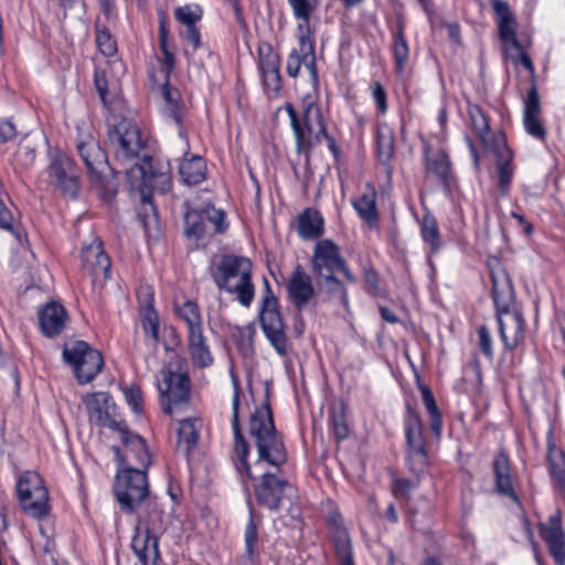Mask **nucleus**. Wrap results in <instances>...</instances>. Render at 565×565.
<instances>
[{
	"mask_svg": "<svg viewBox=\"0 0 565 565\" xmlns=\"http://www.w3.org/2000/svg\"><path fill=\"white\" fill-rule=\"evenodd\" d=\"M108 140L115 161L125 167V173L131 189L142 193V201L151 204L147 191L166 192L170 178L163 167H158L153 159L141 152L145 141L139 127L127 118H113L108 124Z\"/></svg>",
	"mask_w": 565,
	"mask_h": 565,
	"instance_id": "nucleus-1",
	"label": "nucleus"
},
{
	"mask_svg": "<svg viewBox=\"0 0 565 565\" xmlns=\"http://www.w3.org/2000/svg\"><path fill=\"white\" fill-rule=\"evenodd\" d=\"M492 297L501 340L507 350H514L524 339V319L521 312L512 309L513 290L507 273L502 268L491 269Z\"/></svg>",
	"mask_w": 565,
	"mask_h": 565,
	"instance_id": "nucleus-2",
	"label": "nucleus"
},
{
	"mask_svg": "<svg viewBox=\"0 0 565 565\" xmlns=\"http://www.w3.org/2000/svg\"><path fill=\"white\" fill-rule=\"evenodd\" d=\"M252 270L253 265L247 257L223 255L220 262L211 267V277L218 289L235 295L237 301L248 308L255 297Z\"/></svg>",
	"mask_w": 565,
	"mask_h": 565,
	"instance_id": "nucleus-3",
	"label": "nucleus"
},
{
	"mask_svg": "<svg viewBox=\"0 0 565 565\" xmlns=\"http://www.w3.org/2000/svg\"><path fill=\"white\" fill-rule=\"evenodd\" d=\"M248 434L254 439L259 462L264 461L273 467H280L287 461L286 448L275 428L268 399L250 415Z\"/></svg>",
	"mask_w": 565,
	"mask_h": 565,
	"instance_id": "nucleus-4",
	"label": "nucleus"
},
{
	"mask_svg": "<svg viewBox=\"0 0 565 565\" xmlns=\"http://www.w3.org/2000/svg\"><path fill=\"white\" fill-rule=\"evenodd\" d=\"M157 387L166 414L174 416L189 406L191 382L179 359L170 361L162 367Z\"/></svg>",
	"mask_w": 565,
	"mask_h": 565,
	"instance_id": "nucleus-5",
	"label": "nucleus"
},
{
	"mask_svg": "<svg viewBox=\"0 0 565 565\" xmlns=\"http://www.w3.org/2000/svg\"><path fill=\"white\" fill-rule=\"evenodd\" d=\"M285 109L295 136L297 152L309 153L327 130L320 106L311 99H305L302 117L298 116L291 104H286Z\"/></svg>",
	"mask_w": 565,
	"mask_h": 565,
	"instance_id": "nucleus-6",
	"label": "nucleus"
},
{
	"mask_svg": "<svg viewBox=\"0 0 565 565\" xmlns=\"http://www.w3.org/2000/svg\"><path fill=\"white\" fill-rule=\"evenodd\" d=\"M15 491L23 513L36 520L49 515V490L38 472L30 470L21 472L17 478Z\"/></svg>",
	"mask_w": 565,
	"mask_h": 565,
	"instance_id": "nucleus-7",
	"label": "nucleus"
},
{
	"mask_svg": "<svg viewBox=\"0 0 565 565\" xmlns=\"http://www.w3.org/2000/svg\"><path fill=\"white\" fill-rule=\"evenodd\" d=\"M114 491L121 510L134 513L150 494L147 471L132 466L120 468Z\"/></svg>",
	"mask_w": 565,
	"mask_h": 565,
	"instance_id": "nucleus-8",
	"label": "nucleus"
},
{
	"mask_svg": "<svg viewBox=\"0 0 565 565\" xmlns=\"http://www.w3.org/2000/svg\"><path fill=\"white\" fill-rule=\"evenodd\" d=\"M76 149L90 179L107 186V179L113 173V169L105 151L88 129L77 127Z\"/></svg>",
	"mask_w": 565,
	"mask_h": 565,
	"instance_id": "nucleus-9",
	"label": "nucleus"
},
{
	"mask_svg": "<svg viewBox=\"0 0 565 565\" xmlns=\"http://www.w3.org/2000/svg\"><path fill=\"white\" fill-rule=\"evenodd\" d=\"M63 355L65 361L73 365L76 377L81 384L93 381L104 365L102 353L92 349L84 341H75L66 344Z\"/></svg>",
	"mask_w": 565,
	"mask_h": 565,
	"instance_id": "nucleus-10",
	"label": "nucleus"
},
{
	"mask_svg": "<svg viewBox=\"0 0 565 565\" xmlns=\"http://www.w3.org/2000/svg\"><path fill=\"white\" fill-rule=\"evenodd\" d=\"M405 434L407 443L406 463L409 471L419 477L428 466V454L420 418L412 407H407Z\"/></svg>",
	"mask_w": 565,
	"mask_h": 565,
	"instance_id": "nucleus-11",
	"label": "nucleus"
},
{
	"mask_svg": "<svg viewBox=\"0 0 565 565\" xmlns=\"http://www.w3.org/2000/svg\"><path fill=\"white\" fill-rule=\"evenodd\" d=\"M258 319L260 328L275 351L284 356L288 352V340L285 332V323L279 311L278 302L266 300L260 303Z\"/></svg>",
	"mask_w": 565,
	"mask_h": 565,
	"instance_id": "nucleus-12",
	"label": "nucleus"
},
{
	"mask_svg": "<svg viewBox=\"0 0 565 565\" xmlns=\"http://www.w3.org/2000/svg\"><path fill=\"white\" fill-rule=\"evenodd\" d=\"M292 486L282 478L264 472L260 482L255 488L257 502L269 510L281 508L285 501L291 502Z\"/></svg>",
	"mask_w": 565,
	"mask_h": 565,
	"instance_id": "nucleus-13",
	"label": "nucleus"
},
{
	"mask_svg": "<svg viewBox=\"0 0 565 565\" xmlns=\"http://www.w3.org/2000/svg\"><path fill=\"white\" fill-rule=\"evenodd\" d=\"M120 440L125 447L124 454H121L118 447H113L116 458L119 465L122 467L138 465L141 470L147 471L150 465V455L147 450L145 439L139 435L132 434L124 426L118 430Z\"/></svg>",
	"mask_w": 565,
	"mask_h": 565,
	"instance_id": "nucleus-14",
	"label": "nucleus"
},
{
	"mask_svg": "<svg viewBox=\"0 0 565 565\" xmlns=\"http://www.w3.org/2000/svg\"><path fill=\"white\" fill-rule=\"evenodd\" d=\"M82 268L92 277L93 285H103L110 277V258L98 238L82 248Z\"/></svg>",
	"mask_w": 565,
	"mask_h": 565,
	"instance_id": "nucleus-15",
	"label": "nucleus"
},
{
	"mask_svg": "<svg viewBox=\"0 0 565 565\" xmlns=\"http://www.w3.org/2000/svg\"><path fill=\"white\" fill-rule=\"evenodd\" d=\"M51 182L63 192L74 196L78 190V169L75 161L64 153H57L51 159L47 168Z\"/></svg>",
	"mask_w": 565,
	"mask_h": 565,
	"instance_id": "nucleus-16",
	"label": "nucleus"
},
{
	"mask_svg": "<svg viewBox=\"0 0 565 565\" xmlns=\"http://www.w3.org/2000/svg\"><path fill=\"white\" fill-rule=\"evenodd\" d=\"M344 259L340 255L339 247L330 239L319 241L313 250L311 265L316 278L330 277L343 268Z\"/></svg>",
	"mask_w": 565,
	"mask_h": 565,
	"instance_id": "nucleus-17",
	"label": "nucleus"
},
{
	"mask_svg": "<svg viewBox=\"0 0 565 565\" xmlns=\"http://www.w3.org/2000/svg\"><path fill=\"white\" fill-rule=\"evenodd\" d=\"M327 522L330 541L339 561V565H354L352 543L342 515L338 511H332L330 512Z\"/></svg>",
	"mask_w": 565,
	"mask_h": 565,
	"instance_id": "nucleus-18",
	"label": "nucleus"
},
{
	"mask_svg": "<svg viewBox=\"0 0 565 565\" xmlns=\"http://www.w3.org/2000/svg\"><path fill=\"white\" fill-rule=\"evenodd\" d=\"M89 419L102 427L120 430L125 423L113 418L114 404L109 394L105 392L94 393L85 397Z\"/></svg>",
	"mask_w": 565,
	"mask_h": 565,
	"instance_id": "nucleus-19",
	"label": "nucleus"
},
{
	"mask_svg": "<svg viewBox=\"0 0 565 565\" xmlns=\"http://www.w3.org/2000/svg\"><path fill=\"white\" fill-rule=\"evenodd\" d=\"M238 409H239V386L237 382H234V395H233V402H232V428L235 437V447L234 452L236 456V469L242 476L243 473L246 475L248 479H253V473L250 470V467L247 462V457L249 452V447L247 441L245 440L239 425V416H238Z\"/></svg>",
	"mask_w": 565,
	"mask_h": 565,
	"instance_id": "nucleus-20",
	"label": "nucleus"
},
{
	"mask_svg": "<svg viewBox=\"0 0 565 565\" xmlns=\"http://www.w3.org/2000/svg\"><path fill=\"white\" fill-rule=\"evenodd\" d=\"M540 535L547 544L554 561L559 565H564L565 536L562 529L561 512L558 510L550 515L546 523L540 524Z\"/></svg>",
	"mask_w": 565,
	"mask_h": 565,
	"instance_id": "nucleus-21",
	"label": "nucleus"
},
{
	"mask_svg": "<svg viewBox=\"0 0 565 565\" xmlns=\"http://www.w3.org/2000/svg\"><path fill=\"white\" fill-rule=\"evenodd\" d=\"M287 289L289 298L298 311L308 307L316 297L311 277L301 266H297L289 277Z\"/></svg>",
	"mask_w": 565,
	"mask_h": 565,
	"instance_id": "nucleus-22",
	"label": "nucleus"
},
{
	"mask_svg": "<svg viewBox=\"0 0 565 565\" xmlns=\"http://www.w3.org/2000/svg\"><path fill=\"white\" fill-rule=\"evenodd\" d=\"M132 550L142 565H157L159 559L158 539L149 527L136 526Z\"/></svg>",
	"mask_w": 565,
	"mask_h": 565,
	"instance_id": "nucleus-23",
	"label": "nucleus"
},
{
	"mask_svg": "<svg viewBox=\"0 0 565 565\" xmlns=\"http://www.w3.org/2000/svg\"><path fill=\"white\" fill-rule=\"evenodd\" d=\"M540 97L536 86L533 84L524 100L523 122L525 130L530 136L539 140H544L546 136V130L540 119Z\"/></svg>",
	"mask_w": 565,
	"mask_h": 565,
	"instance_id": "nucleus-24",
	"label": "nucleus"
},
{
	"mask_svg": "<svg viewBox=\"0 0 565 565\" xmlns=\"http://www.w3.org/2000/svg\"><path fill=\"white\" fill-rule=\"evenodd\" d=\"M491 3L498 19L500 39L504 43L511 44V46L516 51H521V44L515 34L516 22L508 2L502 0H492Z\"/></svg>",
	"mask_w": 565,
	"mask_h": 565,
	"instance_id": "nucleus-25",
	"label": "nucleus"
},
{
	"mask_svg": "<svg viewBox=\"0 0 565 565\" xmlns=\"http://www.w3.org/2000/svg\"><path fill=\"white\" fill-rule=\"evenodd\" d=\"M39 320L43 334L54 337L64 329L67 321V313L61 303L52 301L41 309Z\"/></svg>",
	"mask_w": 565,
	"mask_h": 565,
	"instance_id": "nucleus-26",
	"label": "nucleus"
},
{
	"mask_svg": "<svg viewBox=\"0 0 565 565\" xmlns=\"http://www.w3.org/2000/svg\"><path fill=\"white\" fill-rule=\"evenodd\" d=\"M259 67L263 73L264 85L267 89L278 92L280 89L279 56L273 52L271 46H266V53L263 47L259 49Z\"/></svg>",
	"mask_w": 565,
	"mask_h": 565,
	"instance_id": "nucleus-27",
	"label": "nucleus"
},
{
	"mask_svg": "<svg viewBox=\"0 0 565 565\" xmlns=\"http://www.w3.org/2000/svg\"><path fill=\"white\" fill-rule=\"evenodd\" d=\"M260 547L257 524L250 513L244 530V553L238 557V565H258Z\"/></svg>",
	"mask_w": 565,
	"mask_h": 565,
	"instance_id": "nucleus-28",
	"label": "nucleus"
},
{
	"mask_svg": "<svg viewBox=\"0 0 565 565\" xmlns=\"http://www.w3.org/2000/svg\"><path fill=\"white\" fill-rule=\"evenodd\" d=\"M189 352L195 366L204 369L213 363V356L203 335V328L188 332Z\"/></svg>",
	"mask_w": 565,
	"mask_h": 565,
	"instance_id": "nucleus-29",
	"label": "nucleus"
},
{
	"mask_svg": "<svg viewBox=\"0 0 565 565\" xmlns=\"http://www.w3.org/2000/svg\"><path fill=\"white\" fill-rule=\"evenodd\" d=\"M492 467L495 476L497 491L516 501V494L513 490L510 477V467L507 454L503 451L497 454L493 459Z\"/></svg>",
	"mask_w": 565,
	"mask_h": 565,
	"instance_id": "nucleus-30",
	"label": "nucleus"
},
{
	"mask_svg": "<svg viewBox=\"0 0 565 565\" xmlns=\"http://www.w3.org/2000/svg\"><path fill=\"white\" fill-rule=\"evenodd\" d=\"M179 172L184 183L196 185L206 178V163L202 157L192 156L181 161Z\"/></svg>",
	"mask_w": 565,
	"mask_h": 565,
	"instance_id": "nucleus-31",
	"label": "nucleus"
},
{
	"mask_svg": "<svg viewBox=\"0 0 565 565\" xmlns=\"http://www.w3.org/2000/svg\"><path fill=\"white\" fill-rule=\"evenodd\" d=\"M322 216L316 210L307 209L297 218V231L302 238L312 239L318 237L322 233Z\"/></svg>",
	"mask_w": 565,
	"mask_h": 565,
	"instance_id": "nucleus-32",
	"label": "nucleus"
},
{
	"mask_svg": "<svg viewBox=\"0 0 565 565\" xmlns=\"http://www.w3.org/2000/svg\"><path fill=\"white\" fill-rule=\"evenodd\" d=\"M198 441L199 430L196 420L191 418L180 419L177 449L188 457Z\"/></svg>",
	"mask_w": 565,
	"mask_h": 565,
	"instance_id": "nucleus-33",
	"label": "nucleus"
},
{
	"mask_svg": "<svg viewBox=\"0 0 565 565\" xmlns=\"http://www.w3.org/2000/svg\"><path fill=\"white\" fill-rule=\"evenodd\" d=\"M497 168L499 172V188L501 195L505 196L510 189V183L513 178L512 167V151L503 145L502 149L498 150Z\"/></svg>",
	"mask_w": 565,
	"mask_h": 565,
	"instance_id": "nucleus-34",
	"label": "nucleus"
},
{
	"mask_svg": "<svg viewBox=\"0 0 565 565\" xmlns=\"http://www.w3.org/2000/svg\"><path fill=\"white\" fill-rule=\"evenodd\" d=\"M376 152L386 172L391 174L390 162L394 154V136L388 127H380L376 132Z\"/></svg>",
	"mask_w": 565,
	"mask_h": 565,
	"instance_id": "nucleus-35",
	"label": "nucleus"
},
{
	"mask_svg": "<svg viewBox=\"0 0 565 565\" xmlns=\"http://www.w3.org/2000/svg\"><path fill=\"white\" fill-rule=\"evenodd\" d=\"M354 209L370 224L376 223L379 218L376 209V193L373 188L369 189L353 202Z\"/></svg>",
	"mask_w": 565,
	"mask_h": 565,
	"instance_id": "nucleus-36",
	"label": "nucleus"
},
{
	"mask_svg": "<svg viewBox=\"0 0 565 565\" xmlns=\"http://www.w3.org/2000/svg\"><path fill=\"white\" fill-rule=\"evenodd\" d=\"M468 116L472 130L480 139V141L487 146L490 141L489 118L478 105H469Z\"/></svg>",
	"mask_w": 565,
	"mask_h": 565,
	"instance_id": "nucleus-37",
	"label": "nucleus"
},
{
	"mask_svg": "<svg viewBox=\"0 0 565 565\" xmlns=\"http://www.w3.org/2000/svg\"><path fill=\"white\" fill-rule=\"evenodd\" d=\"M160 94L164 100L167 111L174 120L175 124H181L182 121V105H181V95L180 92L170 86L168 79L164 78V84L160 88Z\"/></svg>",
	"mask_w": 565,
	"mask_h": 565,
	"instance_id": "nucleus-38",
	"label": "nucleus"
},
{
	"mask_svg": "<svg viewBox=\"0 0 565 565\" xmlns=\"http://www.w3.org/2000/svg\"><path fill=\"white\" fill-rule=\"evenodd\" d=\"M184 221H185L184 234L188 238L200 239L209 231L207 222H206L205 214H204L203 210L188 211L185 213Z\"/></svg>",
	"mask_w": 565,
	"mask_h": 565,
	"instance_id": "nucleus-39",
	"label": "nucleus"
},
{
	"mask_svg": "<svg viewBox=\"0 0 565 565\" xmlns=\"http://www.w3.org/2000/svg\"><path fill=\"white\" fill-rule=\"evenodd\" d=\"M550 471L559 491L565 493V455L555 447L548 449Z\"/></svg>",
	"mask_w": 565,
	"mask_h": 565,
	"instance_id": "nucleus-40",
	"label": "nucleus"
},
{
	"mask_svg": "<svg viewBox=\"0 0 565 565\" xmlns=\"http://www.w3.org/2000/svg\"><path fill=\"white\" fill-rule=\"evenodd\" d=\"M178 316L186 323L188 332L202 329V318L199 307L194 301L186 300L181 306H175Z\"/></svg>",
	"mask_w": 565,
	"mask_h": 565,
	"instance_id": "nucleus-41",
	"label": "nucleus"
},
{
	"mask_svg": "<svg viewBox=\"0 0 565 565\" xmlns=\"http://www.w3.org/2000/svg\"><path fill=\"white\" fill-rule=\"evenodd\" d=\"M393 51L396 72L402 74L408 60V45L404 36L403 24L401 22L397 24V30L394 34Z\"/></svg>",
	"mask_w": 565,
	"mask_h": 565,
	"instance_id": "nucleus-42",
	"label": "nucleus"
},
{
	"mask_svg": "<svg viewBox=\"0 0 565 565\" xmlns=\"http://www.w3.org/2000/svg\"><path fill=\"white\" fill-rule=\"evenodd\" d=\"M423 403L430 416V429L434 436L438 439L441 435V416L438 411L436 401L430 390L426 386L422 387Z\"/></svg>",
	"mask_w": 565,
	"mask_h": 565,
	"instance_id": "nucleus-43",
	"label": "nucleus"
},
{
	"mask_svg": "<svg viewBox=\"0 0 565 565\" xmlns=\"http://www.w3.org/2000/svg\"><path fill=\"white\" fill-rule=\"evenodd\" d=\"M329 424L332 433L338 441H341L349 437L350 428L347 422L344 409H333L329 415Z\"/></svg>",
	"mask_w": 565,
	"mask_h": 565,
	"instance_id": "nucleus-44",
	"label": "nucleus"
},
{
	"mask_svg": "<svg viewBox=\"0 0 565 565\" xmlns=\"http://www.w3.org/2000/svg\"><path fill=\"white\" fill-rule=\"evenodd\" d=\"M174 18L184 28L196 25L202 19V9L199 6H183L174 10Z\"/></svg>",
	"mask_w": 565,
	"mask_h": 565,
	"instance_id": "nucleus-45",
	"label": "nucleus"
},
{
	"mask_svg": "<svg viewBox=\"0 0 565 565\" xmlns=\"http://www.w3.org/2000/svg\"><path fill=\"white\" fill-rule=\"evenodd\" d=\"M422 237L430 245L431 250H437L440 245L439 232L436 220L425 215L422 222Z\"/></svg>",
	"mask_w": 565,
	"mask_h": 565,
	"instance_id": "nucleus-46",
	"label": "nucleus"
},
{
	"mask_svg": "<svg viewBox=\"0 0 565 565\" xmlns=\"http://www.w3.org/2000/svg\"><path fill=\"white\" fill-rule=\"evenodd\" d=\"M317 281L320 285H323L327 289V292L331 296H338L341 303L347 308L349 300H348V292L345 288H343L340 280L335 278V274H330V277H320L317 279Z\"/></svg>",
	"mask_w": 565,
	"mask_h": 565,
	"instance_id": "nucleus-47",
	"label": "nucleus"
},
{
	"mask_svg": "<svg viewBox=\"0 0 565 565\" xmlns=\"http://www.w3.org/2000/svg\"><path fill=\"white\" fill-rule=\"evenodd\" d=\"M427 170L445 182L450 172V162L445 153H438L434 159L428 160Z\"/></svg>",
	"mask_w": 565,
	"mask_h": 565,
	"instance_id": "nucleus-48",
	"label": "nucleus"
},
{
	"mask_svg": "<svg viewBox=\"0 0 565 565\" xmlns=\"http://www.w3.org/2000/svg\"><path fill=\"white\" fill-rule=\"evenodd\" d=\"M142 328L156 342L159 340V322L158 316L152 305L148 303L142 318Z\"/></svg>",
	"mask_w": 565,
	"mask_h": 565,
	"instance_id": "nucleus-49",
	"label": "nucleus"
},
{
	"mask_svg": "<svg viewBox=\"0 0 565 565\" xmlns=\"http://www.w3.org/2000/svg\"><path fill=\"white\" fill-rule=\"evenodd\" d=\"M96 44L98 50L105 56H113L117 52V45L110 33L106 29L96 30Z\"/></svg>",
	"mask_w": 565,
	"mask_h": 565,
	"instance_id": "nucleus-50",
	"label": "nucleus"
},
{
	"mask_svg": "<svg viewBox=\"0 0 565 565\" xmlns=\"http://www.w3.org/2000/svg\"><path fill=\"white\" fill-rule=\"evenodd\" d=\"M295 18L303 23H309L310 17L315 10V4L309 0H287Z\"/></svg>",
	"mask_w": 565,
	"mask_h": 565,
	"instance_id": "nucleus-51",
	"label": "nucleus"
},
{
	"mask_svg": "<svg viewBox=\"0 0 565 565\" xmlns=\"http://www.w3.org/2000/svg\"><path fill=\"white\" fill-rule=\"evenodd\" d=\"M298 31L300 32L299 35V45H300V52L302 55H305V60L315 53V42L310 39V26L308 23H299L298 24Z\"/></svg>",
	"mask_w": 565,
	"mask_h": 565,
	"instance_id": "nucleus-52",
	"label": "nucleus"
},
{
	"mask_svg": "<svg viewBox=\"0 0 565 565\" xmlns=\"http://www.w3.org/2000/svg\"><path fill=\"white\" fill-rule=\"evenodd\" d=\"M124 396L127 404L136 414H140L142 412V392L139 386L130 385L124 388Z\"/></svg>",
	"mask_w": 565,
	"mask_h": 565,
	"instance_id": "nucleus-53",
	"label": "nucleus"
},
{
	"mask_svg": "<svg viewBox=\"0 0 565 565\" xmlns=\"http://www.w3.org/2000/svg\"><path fill=\"white\" fill-rule=\"evenodd\" d=\"M203 211L207 222V228L213 227L215 233H223L226 228L224 213L215 209H204Z\"/></svg>",
	"mask_w": 565,
	"mask_h": 565,
	"instance_id": "nucleus-54",
	"label": "nucleus"
},
{
	"mask_svg": "<svg viewBox=\"0 0 565 565\" xmlns=\"http://www.w3.org/2000/svg\"><path fill=\"white\" fill-rule=\"evenodd\" d=\"M478 338H479V348L482 351V353L491 360L493 356V350H492V338L490 334L489 329L486 326H481L477 330Z\"/></svg>",
	"mask_w": 565,
	"mask_h": 565,
	"instance_id": "nucleus-55",
	"label": "nucleus"
},
{
	"mask_svg": "<svg viewBox=\"0 0 565 565\" xmlns=\"http://www.w3.org/2000/svg\"><path fill=\"white\" fill-rule=\"evenodd\" d=\"M303 63V55L297 50H292L287 58L286 71L290 77H296L299 74L301 64Z\"/></svg>",
	"mask_w": 565,
	"mask_h": 565,
	"instance_id": "nucleus-56",
	"label": "nucleus"
},
{
	"mask_svg": "<svg viewBox=\"0 0 565 565\" xmlns=\"http://www.w3.org/2000/svg\"><path fill=\"white\" fill-rule=\"evenodd\" d=\"M181 36L184 41H186V43L189 45L192 46L193 52L196 51L201 46L200 32H199L196 25L190 26V28H184V30L181 33Z\"/></svg>",
	"mask_w": 565,
	"mask_h": 565,
	"instance_id": "nucleus-57",
	"label": "nucleus"
},
{
	"mask_svg": "<svg viewBox=\"0 0 565 565\" xmlns=\"http://www.w3.org/2000/svg\"><path fill=\"white\" fill-rule=\"evenodd\" d=\"M17 136V129L12 121L8 119L0 120V143H6Z\"/></svg>",
	"mask_w": 565,
	"mask_h": 565,
	"instance_id": "nucleus-58",
	"label": "nucleus"
},
{
	"mask_svg": "<svg viewBox=\"0 0 565 565\" xmlns=\"http://www.w3.org/2000/svg\"><path fill=\"white\" fill-rule=\"evenodd\" d=\"M373 98L377 105L379 110L384 114L387 109L386 93L379 82L373 84Z\"/></svg>",
	"mask_w": 565,
	"mask_h": 565,
	"instance_id": "nucleus-59",
	"label": "nucleus"
},
{
	"mask_svg": "<svg viewBox=\"0 0 565 565\" xmlns=\"http://www.w3.org/2000/svg\"><path fill=\"white\" fill-rule=\"evenodd\" d=\"M95 87L99 94L100 99L106 104V96L108 94L107 78L104 73L96 71L94 76Z\"/></svg>",
	"mask_w": 565,
	"mask_h": 565,
	"instance_id": "nucleus-60",
	"label": "nucleus"
},
{
	"mask_svg": "<svg viewBox=\"0 0 565 565\" xmlns=\"http://www.w3.org/2000/svg\"><path fill=\"white\" fill-rule=\"evenodd\" d=\"M415 487V483H413L409 480L406 479H398L395 481L394 484V493L399 494L403 497H408L411 490Z\"/></svg>",
	"mask_w": 565,
	"mask_h": 565,
	"instance_id": "nucleus-61",
	"label": "nucleus"
},
{
	"mask_svg": "<svg viewBox=\"0 0 565 565\" xmlns=\"http://www.w3.org/2000/svg\"><path fill=\"white\" fill-rule=\"evenodd\" d=\"M12 221L13 217L10 211L4 206L2 201H0V227L12 231Z\"/></svg>",
	"mask_w": 565,
	"mask_h": 565,
	"instance_id": "nucleus-62",
	"label": "nucleus"
},
{
	"mask_svg": "<svg viewBox=\"0 0 565 565\" xmlns=\"http://www.w3.org/2000/svg\"><path fill=\"white\" fill-rule=\"evenodd\" d=\"M303 64L309 70L312 82L316 85L318 83V74L315 53H312V55H309L306 60L303 58Z\"/></svg>",
	"mask_w": 565,
	"mask_h": 565,
	"instance_id": "nucleus-63",
	"label": "nucleus"
},
{
	"mask_svg": "<svg viewBox=\"0 0 565 565\" xmlns=\"http://www.w3.org/2000/svg\"><path fill=\"white\" fill-rule=\"evenodd\" d=\"M224 1L232 7L238 24H241V25L244 24L245 22H244V17H243V11H242L239 0H224Z\"/></svg>",
	"mask_w": 565,
	"mask_h": 565,
	"instance_id": "nucleus-64",
	"label": "nucleus"
}]
</instances>
